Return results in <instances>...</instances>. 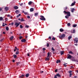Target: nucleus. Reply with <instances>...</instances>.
Here are the masks:
<instances>
[{
	"label": "nucleus",
	"instance_id": "62",
	"mask_svg": "<svg viewBox=\"0 0 78 78\" xmlns=\"http://www.w3.org/2000/svg\"><path fill=\"white\" fill-rule=\"evenodd\" d=\"M32 5H34V3H33V2H32Z\"/></svg>",
	"mask_w": 78,
	"mask_h": 78
},
{
	"label": "nucleus",
	"instance_id": "48",
	"mask_svg": "<svg viewBox=\"0 0 78 78\" xmlns=\"http://www.w3.org/2000/svg\"><path fill=\"white\" fill-rule=\"evenodd\" d=\"M23 5V3H21L20 4V5L21 6H22V5Z\"/></svg>",
	"mask_w": 78,
	"mask_h": 78
},
{
	"label": "nucleus",
	"instance_id": "58",
	"mask_svg": "<svg viewBox=\"0 0 78 78\" xmlns=\"http://www.w3.org/2000/svg\"><path fill=\"white\" fill-rule=\"evenodd\" d=\"M2 8H0V11H1L2 10Z\"/></svg>",
	"mask_w": 78,
	"mask_h": 78
},
{
	"label": "nucleus",
	"instance_id": "8",
	"mask_svg": "<svg viewBox=\"0 0 78 78\" xmlns=\"http://www.w3.org/2000/svg\"><path fill=\"white\" fill-rule=\"evenodd\" d=\"M21 41L22 42H25L26 41V40L25 39H23L21 40Z\"/></svg>",
	"mask_w": 78,
	"mask_h": 78
},
{
	"label": "nucleus",
	"instance_id": "52",
	"mask_svg": "<svg viewBox=\"0 0 78 78\" xmlns=\"http://www.w3.org/2000/svg\"><path fill=\"white\" fill-rule=\"evenodd\" d=\"M54 78H58V77H57V76H56L55 75L54 76Z\"/></svg>",
	"mask_w": 78,
	"mask_h": 78
},
{
	"label": "nucleus",
	"instance_id": "19",
	"mask_svg": "<svg viewBox=\"0 0 78 78\" xmlns=\"http://www.w3.org/2000/svg\"><path fill=\"white\" fill-rule=\"evenodd\" d=\"M5 11H8V7H5Z\"/></svg>",
	"mask_w": 78,
	"mask_h": 78
},
{
	"label": "nucleus",
	"instance_id": "15",
	"mask_svg": "<svg viewBox=\"0 0 78 78\" xmlns=\"http://www.w3.org/2000/svg\"><path fill=\"white\" fill-rule=\"evenodd\" d=\"M19 64H20V62H16V66H18L19 65Z\"/></svg>",
	"mask_w": 78,
	"mask_h": 78
},
{
	"label": "nucleus",
	"instance_id": "25",
	"mask_svg": "<svg viewBox=\"0 0 78 78\" xmlns=\"http://www.w3.org/2000/svg\"><path fill=\"white\" fill-rule=\"evenodd\" d=\"M38 14H39V13H35L34 14L35 16H38Z\"/></svg>",
	"mask_w": 78,
	"mask_h": 78
},
{
	"label": "nucleus",
	"instance_id": "64",
	"mask_svg": "<svg viewBox=\"0 0 78 78\" xmlns=\"http://www.w3.org/2000/svg\"><path fill=\"white\" fill-rule=\"evenodd\" d=\"M10 34H12V32H10Z\"/></svg>",
	"mask_w": 78,
	"mask_h": 78
},
{
	"label": "nucleus",
	"instance_id": "21",
	"mask_svg": "<svg viewBox=\"0 0 78 78\" xmlns=\"http://www.w3.org/2000/svg\"><path fill=\"white\" fill-rule=\"evenodd\" d=\"M20 21L21 22H25V20L24 19H23V18H22L20 20Z\"/></svg>",
	"mask_w": 78,
	"mask_h": 78
},
{
	"label": "nucleus",
	"instance_id": "4",
	"mask_svg": "<svg viewBox=\"0 0 78 78\" xmlns=\"http://www.w3.org/2000/svg\"><path fill=\"white\" fill-rule=\"evenodd\" d=\"M40 17L41 18H40V20H45V17H44V16H40Z\"/></svg>",
	"mask_w": 78,
	"mask_h": 78
},
{
	"label": "nucleus",
	"instance_id": "32",
	"mask_svg": "<svg viewBox=\"0 0 78 78\" xmlns=\"http://www.w3.org/2000/svg\"><path fill=\"white\" fill-rule=\"evenodd\" d=\"M76 26H77V25H76V24H75L73 25V27H76Z\"/></svg>",
	"mask_w": 78,
	"mask_h": 78
},
{
	"label": "nucleus",
	"instance_id": "13",
	"mask_svg": "<svg viewBox=\"0 0 78 78\" xmlns=\"http://www.w3.org/2000/svg\"><path fill=\"white\" fill-rule=\"evenodd\" d=\"M55 75L56 76H58V77H60L61 76V75H59L58 73L57 74Z\"/></svg>",
	"mask_w": 78,
	"mask_h": 78
},
{
	"label": "nucleus",
	"instance_id": "23",
	"mask_svg": "<svg viewBox=\"0 0 78 78\" xmlns=\"http://www.w3.org/2000/svg\"><path fill=\"white\" fill-rule=\"evenodd\" d=\"M49 58H48V57H46L45 59V61H49Z\"/></svg>",
	"mask_w": 78,
	"mask_h": 78
},
{
	"label": "nucleus",
	"instance_id": "12",
	"mask_svg": "<svg viewBox=\"0 0 78 78\" xmlns=\"http://www.w3.org/2000/svg\"><path fill=\"white\" fill-rule=\"evenodd\" d=\"M14 39V36H12L11 37H10V41H12Z\"/></svg>",
	"mask_w": 78,
	"mask_h": 78
},
{
	"label": "nucleus",
	"instance_id": "7",
	"mask_svg": "<svg viewBox=\"0 0 78 78\" xmlns=\"http://www.w3.org/2000/svg\"><path fill=\"white\" fill-rule=\"evenodd\" d=\"M71 59L73 61H74L75 62H76V60L75 59V58H74L73 57V58H72Z\"/></svg>",
	"mask_w": 78,
	"mask_h": 78
},
{
	"label": "nucleus",
	"instance_id": "6",
	"mask_svg": "<svg viewBox=\"0 0 78 78\" xmlns=\"http://www.w3.org/2000/svg\"><path fill=\"white\" fill-rule=\"evenodd\" d=\"M74 42H76V43H78V38H75L74 39Z\"/></svg>",
	"mask_w": 78,
	"mask_h": 78
},
{
	"label": "nucleus",
	"instance_id": "18",
	"mask_svg": "<svg viewBox=\"0 0 78 78\" xmlns=\"http://www.w3.org/2000/svg\"><path fill=\"white\" fill-rule=\"evenodd\" d=\"M59 62H61V60H58L56 61V63H59Z\"/></svg>",
	"mask_w": 78,
	"mask_h": 78
},
{
	"label": "nucleus",
	"instance_id": "49",
	"mask_svg": "<svg viewBox=\"0 0 78 78\" xmlns=\"http://www.w3.org/2000/svg\"><path fill=\"white\" fill-rule=\"evenodd\" d=\"M27 17L28 19H30V16H27Z\"/></svg>",
	"mask_w": 78,
	"mask_h": 78
},
{
	"label": "nucleus",
	"instance_id": "14",
	"mask_svg": "<svg viewBox=\"0 0 78 78\" xmlns=\"http://www.w3.org/2000/svg\"><path fill=\"white\" fill-rule=\"evenodd\" d=\"M74 11H75V9L74 8H72L71 9V12H73Z\"/></svg>",
	"mask_w": 78,
	"mask_h": 78
},
{
	"label": "nucleus",
	"instance_id": "44",
	"mask_svg": "<svg viewBox=\"0 0 78 78\" xmlns=\"http://www.w3.org/2000/svg\"><path fill=\"white\" fill-rule=\"evenodd\" d=\"M42 49H43V51H45V50H46V49H45V48H42Z\"/></svg>",
	"mask_w": 78,
	"mask_h": 78
},
{
	"label": "nucleus",
	"instance_id": "16",
	"mask_svg": "<svg viewBox=\"0 0 78 78\" xmlns=\"http://www.w3.org/2000/svg\"><path fill=\"white\" fill-rule=\"evenodd\" d=\"M76 3V2L75 1H74V3H72L71 4V6H74V5H75V3Z\"/></svg>",
	"mask_w": 78,
	"mask_h": 78
},
{
	"label": "nucleus",
	"instance_id": "2",
	"mask_svg": "<svg viewBox=\"0 0 78 78\" xmlns=\"http://www.w3.org/2000/svg\"><path fill=\"white\" fill-rule=\"evenodd\" d=\"M66 37V35L65 34H62L61 35L59 36V39H62L64 37Z\"/></svg>",
	"mask_w": 78,
	"mask_h": 78
},
{
	"label": "nucleus",
	"instance_id": "17",
	"mask_svg": "<svg viewBox=\"0 0 78 78\" xmlns=\"http://www.w3.org/2000/svg\"><path fill=\"white\" fill-rule=\"evenodd\" d=\"M72 36H69L68 37V39L69 40H70L71 39H72Z\"/></svg>",
	"mask_w": 78,
	"mask_h": 78
},
{
	"label": "nucleus",
	"instance_id": "26",
	"mask_svg": "<svg viewBox=\"0 0 78 78\" xmlns=\"http://www.w3.org/2000/svg\"><path fill=\"white\" fill-rule=\"evenodd\" d=\"M29 75H30V74H29V73H27L26 75V77H28Z\"/></svg>",
	"mask_w": 78,
	"mask_h": 78
},
{
	"label": "nucleus",
	"instance_id": "27",
	"mask_svg": "<svg viewBox=\"0 0 78 78\" xmlns=\"http://www.w3.org/2000/svg\"><path fill=\"white\" fill-rule=\"evenodd\" d=\"M48 55V57H49V58H50V53L48 52L47 54Z\"/></svg>",
	"mask_w": 78,
	"mask_h": 78
},
{
	"label": "nucleus",
	"instance_id": "41",
	"mask_svg": "<svg viewBox=\"0 0 78 78\" xmlns=\"http://www.w3.org/2000/svg\"><path fill=\"white\" fill-rule=\"evenodd\" d=\"M46 46L47 47H49V44L47 43Z\"/></svg>",
	"mask_w": 78,
	"mask_h": 78
},
{
	"label": "nucleus",
	"instance_id": "38",
	"mask_svg": "<svg viewBox=\"0 0 78 78\" xmlns=\"http://www.w3.org/2000/svg\"><path fill=\"white\" fill-rule=\"evenodd\" d=\"M72 75H73V74H72V73H70L69 77H72Z\"/></svg>",
	"mask_w": 78,
	"mask_h": 78
},
{
	"label": "nucleus",
	"instance_id": "10",
	"mask_svg": "<svg viewBox=\"0 0 78 78\" xmlns=\"http://www.w3.org/2000/svg\"><path fill=\"white\" fill-rule=\"evenodd\" d=\"M19 12H20V11H18V10H16L15 11V13H16L17 14H19Z\"/></svg>",
	"mask_w": 78,
	"mask_h": 78
},
{
	"label": "nucleus",
	"instance_id": "47",
	"mask_svg": "<svg viewBox=\"0 0 78 78\" xmlns=\"http://www.w3.org/2000/svg\"><path fill=\"white\" fill-rule=\"evenodd\" d=\"M24 14H25V15H27V14H28V13L27 12H24Z\"/></svg>",
	"mask_w": 78,
	"mask_h": 78
},
{
	"label": "nucleus",
	"instance_id": "34",
	"mask_svg": "<svg viewBox=\"0 0 78 78\" xmlns=\"http://www.w3.org/2000/svg\"><path fill=\"white\" fill-rule=\"evenodd\" d=\"M20 28H23V26H22V25H20Z\"/></svg>",
	"mask_w": 78,
	"mask_h": 78
},
{
	"label": "nucleus",
	"instance_id": "31",
	"mask_svg": "<svg viewBox=\"0 0 78 78\" xmlns=\"http://www.w3.org/2000/svg\"><path fill=\"white\" fill-rule=\"evenodd\" d=\"M60 53H61V55H63V54H64V51H61Z\"/></svg>",
	"mask_w": 78,
	"mask_h": 78
},
{
	"label": "nucleus",
	"instance_id": "40",
	"mask_svg": "<svg viewBox=\"0 0 78 78\" xmlns=\"http://www.w3.org/2000/svg\"><path fill=\"white\" fill-rule=\"evenodd\" d=\"M67 25L69 27H70V23H68Z\"/></svg>",
	"mask_w": 78,
	"mask_h": 78
},
{
	"label": "nucleus",
	"instance_id": "59",
	"mask_svg": "<svg viewBox=\"0 0 78 78\" xmlns=\"http://www.w3.org/2000/svg\"><path fill=\"white\" fill-rule=\"evenodd\" d=\"M51 37H49V39H51Z\"/></svg>",
	"mask_w": 78,
	"mask_h": 78
},
{
	"label": "nucleus",
	"instance_id": "61",
	"mask_svg": "<svg viewBox=\"0 0 78 78\" xmlns=\"http://www.w3.org/2000/svg\"><path fill=\"white\" fill-rule=\"evenodd\" d=\"M27 56H30V54L28 53V54H27Z\"/></svg>",
	"mask_w": 78,
	"mask_h": 78
},
{
	"label": "nucleus",
	"instance_id": "53",
	"mask_svg": "<svg viewBox=\"0 0 78 78\" xmlns=\"http://www.w3.org/2000/svg\"><path fill=\"white\" fill-rule=\"evenodd\" d=\"M40 73H44V71L40 72Z\"/></svg>",
	"mask_w": 78,
	"mask_h": 78
},
{
	"label": "nucleus",
	"instance_id": "45",
	"mask_svg": "<svg viewBox=\"0 0 78 78\" xmlns=\"http://www.w3.org/2000/svg\"><path fill=\"white\" fill-rule=\"evenodd\" d=\"M66 63H64V66L66 67H67V65H66Z\"/></svg>",
	"mask_w": 78,
	"mask_h": 78
},
{
	"label": "nucleus",
	"instance_id": "29",
	"mask_svg": "<svg viewBox=\"0 0 78 78\" xmlns=\"http://www.w3.org/2000/svg\"><path fill=\"white\" fill-rule=\"evenodd\" d=\"M3 18L2 17H0V21H2V20H3Z\"/></svg>",
	"mask_w": 78,
	"mask_h": 78
},
{
	"label": "nucleus",
	"instance_id": "37",
	"mask_svg": "<svg viewBox=\"0 0 78 78\" xmlns=\"http://www.w3.org/2000/svg\"><path fill=\"white\" fill-rule=\"evenodd\" d=\"M52 40L55 41V40H56V38L55 37H53L52 38Z\"/></svg>",
	"mask_w": 78,
	"mask_h": 78
},
{
	"label": "nucleus",
	"instance_id": "57",
	"mask_svg": "<svg viewBox=\"0 0 78 78\" xmlns=\"http://www.w3.org/2000/svg\"><path fill=\"white\" fill-rule=\"evenodd\" d=\"M12 62H15V59L13 60Z\"/></svg>",
	"mask_w": 78,
	"mask_h": 78
},
{
	"label": "nucleus",
	"instance_id": "35",
	"mask_svg": "<svg viewBox=\"0 0 78 78\" xmlns=\"http://www.w3.org/2000/svg\"><path fill=\"white\" fill-rule=\"evenodd\" d=\"M25 28H29V26H28L27 25H26Z\"/></svg>",
	"mask_w": 78,
	"mask_h": 78
},
{
	"label": "nucleus",
	"instance_id": "56",
	"mask_svg": "<svg viewBox=\"0 0 78 78\" xmlns=\"http://www.w3.org/2000/svg\"><path fill=\"white\" fill-rule=\"evenodd\" d=\"M68 8V7H65V9L66 10V9H67Z\"/></svg>",
	"mask_w": 78,
	"mask_h": 78
},
{
	"label": "nucleus",
	"instance_id": "20",
	"mask_svg": "<svg viewBox=\"0 0 78 78\" xmlns=\"http://www.w3.org/2000/svg\"><path fill=\"white\" fill-rule=\"evenodd\" d=\"M60 32H63L64 31V29H62V28H61L60 29Z\"/></svg>",
	"mask_w": 78,
	"mask_h": 78
},
{
	"label": "nucleus",
	"instance_id": "3",
	"mask_svg": "<svg viewBox=\"0 0 78 78\" xmlns=\"http://www.w3.org/2000/svg\"><path fill=\"white\" fill-rule=\"evenodd\" d=\"M67 59H72V58H73V57L72 56H71L70 55L68 54L67 55Z\"/></svg>",
	"mask_w": 78,
	"mask_h": 78
},
{
	"label": "nucleus",
	"instance_id": "30",
	"mask_svg": "<svg viewBox=\"0 0 78 78\" xmlns=\"http://www.w3.org/2000/svg\"><path fill=\"white\" fill-rule=\"evenodd\" d=\"M69 54H73V52H72L71 51H69Z\"/></svg>",
	"mask_w": 78,
	"mask_h": 78
},
{
	"label": "nucleus",
	"instance_id": "24",
	"mask_svg": "<svg viewBox=\"0 0 78 78\" xmlns=\"http://www.w3.org/2000/svg\"><path fill=\"white\" fill-rule=\"evenodd\" d=\"M32 3H33V2L31 1H30L28 3V5H31V4H32Z\"/></svg>",
	"mask_w": 78,
	"mask_h": 78
},
{
	"label": "nucleus",
	"instance_id": "5",
	"mask_svg": "<svg viewBox=\"0 0 78 78\" xmlns=\"http://www.w3.org/2000/svg\"><path fill=\"white\" fill-rule=\"evenodd\" d=\"M20 25L19 23H18L17 22H15V25L16 26V27H18Z\"/></svg>",
	"mask_w": 78,
	"mask_h": 78
},
{
	"label": "nucleus",
	"instance_id": "11",
	"mask_svg": "<svg viewBox=\"0 0 78 78\" xmlns=\"http://www.w3.org/2000/svg\"><path fill=\"white\" fill-rule=\"evenodd\" d=\"M30 12H33V11H34V9L33 8H31L30 9Z\"/></svg>",
	"mask_w": 78,
	"mask_h": 78
},
{
	"label": "nucleus",
	"instance_id": "46",
	"mask_svg": "<svg viewBox=\"0 0 78 78\" xmlns=\"http://www.w3.org/2000/svg\"><path fill=\"white\" fill-rule=\"evenodd\" d=\"M5 21H7V20H8V18H5Z\"/></svg>",
	"mask_w": 78,
	"mask_h": 78
},
{
	"label": "nucleus",
	"instance_id": "50",
	"mask_svg": "<svg viewBox=\"0 0 78 78\" xmlns=\"http://www.w3.org/2000/svg\"><path fill=\"white\" fill-rule=\"evenodd\" d=\"M22 36H20V37H19V39L20 40L21 39H22Z\"/></svg>",
	"mask_w": 78,
	"mask_h": 78
},
{
	"label": "nucleus",
	"instance_id": "55",
	"mask_svg": "<svg viewBox=\"0 0 78 78\" xmlns=\"http://www.w3.org/2000/svg\"><path fill=\"white\" fill-rule=\"evenodd\" d=\"M57 71H58V69H56L55 70V72H57Z\"/></svg>",
	"mask_w": 78,
	"mask_h": 78
},
{
	"label": "nucleus",
	"instance_id": "1",
	"mask_svg": "<svg viewBox=\"0 0 78 78\" xmlns=\"http://www.w3.org/2000/svg\"><path fill=\"white\" fill-rule=\"evenodd\" d=\"M63 12L65 14H66L67 16H69V17L70 16V12H66V11H64Z\"/></svg>",
	"mask_w": 78,
	"mask_h": 78
},
{
	"label": "nucleus",
	"instance_id": "33",
	"mask_svg": "<svg viewBox=\"0 0 78 78\" xmlns=\"http://www.w3.org/2000/svg\"><path fill=\"white\" fill-rule=\"evenodd\" d=\"M6 30H7V31H8V30H9V28L8 27H6Z\"/></svg>",
	"mask_w": 78,
	"mask_h": 78
},
{
	"label": "nucleus",
	"instance_id": "51",
	"mask_svg": "<svg viewBox=\"0 0 78 78\" xmlns=\"http://www.w3.org/2000/svg\"><path fill=\"white\" fill-rule=\"evenodd\" d=\"M72 71H69V73H72Z\"/></svg>",
	"mask_w": 78,
	"mask_h": 78
},
{
	"label": "nucleus",
	"instance_id": "36",
	"mask_svg": "<svg viewBox=\"0 0 78 78\" xmlns=\"http://www.w3.org/2000/svg\"><path fill=\"white\" fill-rule=\"evenodd\" d=\"M19 53V52L18 51H17L16 53V55H18Z\"/></svg>",
	"mask_w": 78,
	"mask_h": 78
},
{
	"label": "nucleus",
	"instance_id": "39",
	"mask_svg": "<svg viewBox=\"0 0 78 78\" xmlns=\"http://www.w3.org/2000/svg\"><path fill=\"white\" fill-rule=\"evenodd\" d=\"M69 16H65V18H66V19H68V18H69Z\"/></svg>",
	"mask_w": 78,
	"mask_h": 78
},
{
	"label": "nucleus",
	"instance_id": "9",
	"mask_svg": "<svg viewBox=\"0 0 78 78\" xmlns=\"http://www.w3.org/2000/svg\"><path fill=\"white\" fill-rule=\"evenodd\" d=\"M14 8L15 9H18V8H19V7H18V6H15L14 7Z\"/></svg>",
	"mask_w": 78,
	"mask_h": 78
},
{
	"label": "nucleus",
	"instance_id": "28",
	"mask_svg": "<svg viewBox=\"0 0 78 78\" xmlns=\"http://www.w3.org/2000/svg\"><path fill=\"white\" fill-rule=\"evenodd\" d=\"M13 56L14 58H17V55H13Z\"/></svg>",
	"mask_w": 78,
	"mask_h": 78
},
{
	"label": "nucleus",
	"instance_id": "43",
	"mask_svg": "<svg viewBox=\"0 0 78 78\" xmlns=\"http://www.w3.org/2000/svg\"><path fill=\"white\" fill-rule=\"evenodd\" d=\"M51 50H52L53 51H55V49H54V48H53V47H52V48Z\"/></svg>",
	"mask_w": 78,
	"mask_h": 78
},
{
	"label": "nucleus",
	"instance_id": "54",
	"mask_svg": "<svg viewBox=\"0 0 78 78\" xmlns=\"http://www.w3.org/2000/svg\"><path fill=\"white\" fill-rule=\"evenodd\" d=\"M11 25H14V23L12 22L11 23Z\"/></svg>",
	"mask_w": 78,
	"mask_h": 78
},
{
	"label": "nucleus",
	"instance_id": "63",
	"mask_svg": "<svg viewBox=\"0 0 78 78\" xmlns=\"http://www.w3.org/2000/svg\"><path fill=\"white\" fill-rule=\"evenodd\" d=\"M3 39H2L0 40L1 42H2L3 41Z\"/></svg>",
	"mask_w": 78,
	"mask_h": 78
},
{
	"label": "nucleus",
	"instance_id": "22",
	"mask_svg": "<svg viewBox=\"0 0 78 78\" xmlns=\"http://www.w3.org/2000/svg\"><path fill=\"white\" fill-rule=\"evenodd\" d=\"M25 77V75L23 74L21 76H20V78H23Z\"/></svg>",
	"mask_w": 78,
	"mask_h": 78
},
{
	"label": "nucleus",
	"instance_id": "60",
	"mask_svg": "<svg viewBox=\"0 0 78 78\" xmlns=\"http://www.w3.org/2000/svg\"><path fill=\"white\" fill-rule=\"evenodd\" d=\"M7 16H8V17H10V16H11V15H7Z\"/></svg>",
	"mask_w": 78,
	"mask_h": 78
},
{
	"label": "nucleus",
	"instance_id": "42",
	"mask_svg": "<svg viewBox=\"0 0 78 78\" xmlns=\"http://www.w3.org/2000/svg\"><path fill=\"white\" fill-rule=\"evenodd\" d=\"M72 33H75V29L73 30V32Z\"/></svg>",
	"mask_w": 78,
	"mask_h": 78
}]
</instances>
